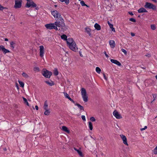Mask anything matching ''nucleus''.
<instances>
[{"label":"nucleus","mask_w":157,"mask_h":157,"mask_svg":"<svg viewBox=\"0 0 157 157\" xmlns=\"http://www.w3.org/2000/svg\"><path fill=\"white\" fill-rule=\"evenodd\" d=\"M128 13H129V14L130 15H131L132 16V15H133V13L132 12H128Z\"/></svg>","instance_id":"nucleus-53"},{"label":"nucleus","mask_w":157,"mask_h":157,"mask_svg":"<svg viewBox=\"0 0 157 157\" xmlns=\"http://www.w3.org/2000/svg\"><path fill=\"white\" fill-rule=\"evenodd\" d=\"M141 68H143L144 69H146V67H141Z\"/></svg>","instance_id":"nucleus-62"},{"label":"nucleus","mask_w":157,"mask_h":157,"mask_svg":"<svg viewBox=\"0 0 157 157\" xmlns=\"http://www.w3.org/2000/svg\"><path fill=\"white\" fill-rule=\"evenodd\" d=\"M16 86H17V89H19V86H18V84H17V83H16Z\"/></svg>","instance_id":"nucleus-56"},{"label":"nucleus","mask_w":157,"mask_h":157,"mask_svg":"<svg viewBox=\"0 0 157 157\" xmlns=\"http://www.w3.org/2000/svg\"><path fill=\"white\" fill-rule=\"evenodd\" d=\"M81 93L82 95L86 94V90L85 89L83 88L81 89Z\"/></svg>","instance_id":"nucleus-20"},{"label":"nucleus","mask_w":157,"mask_h":157,"mask_svg":"<svg viewBox=\"0 0 157 157\" xmlns=\"http://www.w3.org/2000/svg\"><path fill=\"white\" fill-rule=\"evenodd\" d=\"M120 136L123 140L124 144L127 146H128V144L127 143V140L126 136L123 135H120Z\"/></svg>","instance_id":"nucleus-11"},{"label":"nucleus","mask_w":157,"mask_h":157,"mask_svg":"<svg viewBox=\"0 0 157 157\" xmlns=\"http://www.w3.org/2000/svg\"><path fill=\"white\" fill-rule=\"evenodd\" d=\"M121 50L122 52H124L125 55L127 54V52L124 49L122 48L121 49Z\"/></svg>","instance_id":"nucleus-43"},{"label":"nucleus","mask_w":157,"mask_h":157,"mask_svg":"<svg viewBox=\"0 0 157 157\" xmlns=\"http://www.w3.org/2000/svg\"><path fill=\"white\" fill-rule=\"evenodd\" d=\"M45 82L47 84H48V85H49V86H52L54 85V82H51L48 81H45Z\"/></svg>","instance_id":"nucleus-26"},{"label":"nucleus","mask_w":157,"mask_h":157,"mask_svg":"<svg viewBox=\"0 0 157 157\" xmlns=\"http://www.w3.org/2000/svg\"><path fill=\"white\" fill-rule=\"evenodd\" d=\"M40 56L41 57H42L44 56V48L43 45H41L40 46Z\"/></svg>","instance_id":"nucleus-10"},{"label":"nucleus","mask_w":157,"mask_h":157,"mask_svg":"<svg viewBox=\"0 0 157 157\" xmlns=\"http://www.w3.org/2000/svg\"><path fill=\"white\" fill-rule=\"evenodd\" d=\"M21 0H15V3L14 6L15 8H18L21 7L22 5Z\"/></svg>","instance_id":"nucleus-6"},{"label":"nucleus","mask_w":157,"mask_h":157,"mask_svg":"<svg viewBox=\"0 0 157 157\" xmlns=\"http://www.w3.org/2000/svg\"><path fill=\"white\" fill-rule=\"evenodd\" d=\"M113 26H112V27H110L112 31L114 32H115V30L114 28L113 27Z\"/></svg>","instance_id":"nucleus-48"},{"label":"nucleus","mask_w":157,"mask_h":157,"mask_svg":"<svg viewBox=\"0 0 157 157\" xmlns=\"http://www.w3.org/2000/svg\"><path fill=\"white\" fill-rule=\"evenodd\" d=\"M96 71L99 74L101 71V70L99 67H97L96 68Z\"/></svg>","instance_id":"nucleus-32"},{"label":"nucleus","mask_w":157,"mask_h":157,"mask_svg":"<svg viewBox=\"0 0 157 157\" xmlns=\"http://www.w3.org/2000/svg\"><path fill=\"white\" fill-rule=\"evenodd\" d=\"M0 51H2L4 54L6 53L10 52V51L5 48L4 46L2 45L0 46Z\"/></svg>","instance_id":"nucleus-8"},{"label":"nucleus","mask_w":157,"mask_h":157,"mask_svg":"<svg viewBox=\"0 0 157 157\" xmlns=\"http://www.w3.org/2000/svg\"><path fill=\"white\" fill-rule=\"evenodd\" d=\"M22 75L23 77L26 78H27L29 77L28 75L25 72H23L22 74Z\"/></svg>","instance_id":"nucleus-33"},{"label":"nucleus","mask_w":157,"mask_h":157,"mask_svg":"<svg viewBox=\"0 0 157 157\" xmlns=\"http://www.w3.org/2000/svg\"><path fill=\"white\" fill-rule=\"evenodd\" d=\"M104 54H105V55L106 56V57H108L109 56L106 53V52H105Z\"/></svg>","instance_id":"nucleus-52"},{"label":"nucleus","mask_w":157,"mask_h":157,"mask_svg":"<svg viewBox=\"0 0 157 157\" xmlns=\"http://www.w3.org/2000/svg\"><path fill=\"white\" fill-rule=\"evenodd\" d=\"M62 130L63 131L67 132L68 134L70 133V130L68 129L67 127L65 126H63L62 127Z\"/></svg>","instance_id":"nucleus-16"},{"label":"nucleus","mask_w":157,"mask_h":157,"mask_svg":"<svg viewBox=\"0 0 157 157\" xmlns=\"http://www.w3.org/2000/svg\"><path fill=\"white\" fill-rule=\"evenodd\" d=\"M15 44V43L13 41H12L10 43V46L13 48H14L13 45Z\"/></svg>","instance_id":"nucleus-37"},{"label":"nucleus","mask_w":157,"mask_h":157,"mask_svg":"<svg viewBox=\"0 0 157 157\" xmlns=\"http://www.w3.org/2000/svg\"><path fill=\"white\" fill-rule=\"evenodd\" d=\"M89 123V127L90 130H92L93 129V124L90 121Z\"/></svg>","instance_id":"nucleus-27"},{"label":"nucleus","mask_w":157,"mask_h":157,"mask_svg":"<svg viewBox=\"0 0 157 157\" xmlns=\"http://www.w3.org/2000/svg\"><path fill=\"white\" fill-rule=\"evenodd\" d=\"M82 118V120L84 121H86V118L85 116L84 115H82L81 116Z\"/></svg>","instance_id":"nucleus-46"},{"label":"nucleus","mask_w":157,"mask_h":157,"mask_svg":"<svg viewBox=\"0 0 157 157\" xmlns=\"http://www.w3.org/2000/svg\"><path fill=\"white\" fill-rule=\"evenodd\" d=\"M110 61L112 63H114L118 66H121V63L116 60L111 59Z\"/></svg>","instance_id":"nucleus-13"},{"label":"nucleus","mask_w":157,"mask_h":157,"mask_svg":"<svg viewBox=\"0 0 157 157\" xmlns=\"http://www.w3.org/2000/svg\"><path fill=\"white\" fill-rule=\"evenodd\" d=\"M39 69L38 67H35L34 68V71H39Z\"/></svg>","instance_id":"nucleus-44"},{"label":"nucleus","mask_w":157,"mask_h":157,"mask_svg":"<svg viewBox=\"0 0 157 157\" xmlns=\"http://www.w3.org/2000/svg\"><path fill=\"white\" fill-rule=\"evenodd\" d=\"M82 97L83 99V101L85 102H87L88 101V97L87 94H84L82 95Z\"/></svg>","instance_id":"nucleus-19"},{"label":"nucleus","mask_w":157,"mask_h":157,"mask_svg":"<svg viewBox=\"0 0 157 157\" xmlns=\"http://www.w3.org/2000/svg\"><path fill=\"white\" fill-rule=\"evenodd\" d=\"M3 6H2L0 4V10L1 11H2L3 10Z\"/></svg>","instance_id":"nucleus-49"},{"label":"nucleus","mask_w":157,"mask_h":157,"mask_svg":"<svg viewBox=\"0 0 157 157\" xmlns=\"http://www.w3.org/2000/svg\"><path fill=\"white\" fill-rule=\"evenodd\" d=\"M84 6H86V7H90V6H88L86 4V5H85Z\"/></svg>","instance_id":"nucleus-60"},{"label":"nucleus","mask_w":157,"mask_h":157,"mask_svg":"<svg viewBox=\"0 0 157 157\" xmlns=\"http://www.w3.org/2000/svg\"><path fill=\"white\" fill-rule=\"evenodd\" d=\"M146 56L148 57H150L151 56V55L149 54H148L145 55Z\"/></svg>","instance_id":"nucleus-51"},{"label":"nucleus","mask_w":157,"mask_h":157,"mask_svg":"<svg viewBox=\"0 0 157 157\" xmlns=\"http://www.w3.org/2000/svg\"><path fill=\"white\" fill-rule=\"evenodd\" d=\"M131 34L132 36H133L135 35L134 33H131Z\"/></svg>","instance_id":"nucleus-54"},{"label":"nucleus","mask_w":157,"mask_h":157,"mask_svg":"<svg viewBox=\"0 0 157 157\" xmlns=\"http://www.w3.org/2000/svg\"><path fill=\"white\" fill-rule=\"evenodd\" d=\"M94 27L95 29L98 30H100L101 29V26L97 23L95 24Z\"/></svg>","instance_id":"nucleus-17"},{"label":"nucleus","mask_w":157,"mask_h":157,"mask_svg":"<svg viewBox=\"0 0 157 157\" xmlns=\"http://www.w3.org/2000/svg\"><path fill=\"white\" fill-rule=\"evenodd\" d=\"M138 12L139 13H142L144 12H147V11L143 7H141L138 10Z\"/></svg>","instance_id":"nucleus-15"},{"label":"nucleus","mask_w":157,"mask_h":157,"mask_svg":"<svg viewBox=\"0 0 157 157\" xmlns=\"http://www.w3.org/2000/svg\"><path fill=\"white\" fill-rule=\"evenodd\" d=\"M23 99L24 103H25L28 106H29V103L27 101V99L25 98H24V97H23Z\"/></svg>","instance_id":"nucleus-29"},{"label":"nucleus","mask_w":157,"mask_h":157,"mask_svg":"<svg viewBox=\"0 0 157 157\" xmlns=\"http://www.w3.org/2000/svg\"><path fill=\"white\" fill-rule=\"evenodd\" d=\"M151 29L153 30H154L156 29L155 26L154 25H151Z\"/></svg>","instance_id":"nucleus-34"},{"label":"nucleus","mask_w":157,"mask_h":157,"mask_svg":"<svg viewBox=\"0 0 157 157\" xmlns=\"http://www.w3.org/2000/svg\"><path fill=\"white\" fill-rule=\"evenodd\" d=\"M68 46L70 48L74 51L76 52L78 50V48L75 42H74V43Z\"/></svg>","instance_id":"nucleus-7"},{"label":"nucleus","mask_w":157,"mask_h":157,"mask_svg":"<svg viewBox=\"0 0 157 157\" xmlns=\"http://www.w3.org/2000/svg\"><path fill=\"white\" fill-rule=\"evenodd\" d=\"M75 105H77L79 109H80L81 110H84V109L83 107L81 105H80L78 103H75Z\"/></svg>","instance_id":"nucleus-18"},{"label":"nucleus","mask_w":157,"mask_h":157,"mask_svg":"<svg viewBox=\"0 0 157 157\" xmlns=\"http://www.w3.org/2000/svg\"><path fill=\"white\" fill-rule=\"evenodd\" d=\"M153 153L154 154L156 155L157 154V147H155L154 149Z\"/></svg>","instance_id":"nucleus-35"},{"label":"nucleus","mask_w":157,"mask_h":157,"mask_svg":"<svg viewBox=\"0 0 157 157\" xmlns=\"http://www.w3.org/2000/svg\"><path fill=\"white\" fill-rule=\"evenodd\" d=\"M18 82L20 85V86L22 87H24V83L23 82H22L21 81H18Z\"/></svg>","instance_id":"nucleus-31"},{"label":"nucleus","mask_w":157,"mask_h":157,"mask_svg":"<svg viewBox=\"0 0 157 157\" xmlns=\"http://www.w3.org/2000/svg\"><path fill=\"white\" fill-rule=\"evenodd\" d=\"M10 19H11L12 21H14L15 20L14 16L13 15H11L10 17Z\"/></svg>","instance_id":"nucleus-38"},{"label":"nucleus","mask_w":157,"mask_h":157,"mask_svg":"<svg viewBox=\"0 0 157 157\" xmlns=\"http://www.w3.org/2000/svg\"><path fill=\"white\" fill-rule=\"evenodd\" d=\"M113 114L117 119H120L122 118V117L121 114H120L116 110H115L113 111Z\"/></svg>","instance_id":"nucleus-9"},{"label":"nucleus","mask_w":157,"mask_h":157,"mask_svg":"<svg viewBox=\"0 0 157 157\" xmlns=\"http://www.w3.org/2000/svg\"><path fill=\"white\" fill-rule=\"evenodd\" d=\"M45 111L44 112V114L45 115H49L50 112L49 111V110L47 109H45Z\"/></svg>","instance_id":"nucleus-25"},{"label":"nucleus","mask_w":157,"mask_h":157,"mask_svg":"<svg viewBox=\"0 0 157 157\" xmlns=\"http://www.w3.org/2000/svg\"><path fill=\"white\" fill-rule=\"evenodd\" d=\"M147 126H145L144 128H141L140 129V130L141 131H143L144 130H145V129H147Z\"/></svg>","instance_id":"nucleus-47"},{"label":"nucleus","mask_w":157,"mask_h":157,"mask_svg":"<svg viewBox=\"0 0 157 157\" xmlns=\"http://www.w3.org/2000/svg\"><path fill=\"white\" fill-rule=\"evenodd\" d=\"M35 108L36 110H38V107L37 105L35 106Z\"/></svg>","instance_id":"nucleus-55"},{"label":"nucleus","mask_w":157,"mask_h":157,"mask_svg":"<svg viewBox=\"0 0 157 157\" xmlns=\"http://www.w3.org/2000/svg\"><path fill=\"white\" fill-rule=\"evenodd\" d=\"M54 74L56 76H57L58 75L59 72H58V71L57 69L56 68L55 69V70L54 71Z\"/></svg>","instance_id":"nucleus-30"},{"label":"nucleus","mask_w":157,"mask_h":157,"mask_svg":"<svg viewBox=\"0 0 157 157\" xmlns=\"http://www.w3.org/2000/svg\"><path fill=\"white\" fill-rule=\"evenodd\" d=\"M80 4L82 6H84L86 5L84 2L83 1H80Z\"/></svg>","instance_id":"nucleus-40"},{"label":"nucleus","mask_w":157,"mask_h":157,"mask_svg":"<svg viewBox=\"0 0 157 157\" xmlns=\"http://www.w3.org/2000/svg\"><path fill=\"white\" fill-rule=\"evenodd\" d=\"M107 23L108 24V25H109V26L110 27H112V26H113V24H111L110 22H109V21H107Z\"/></svg>","instance_id":"nucleus-45"},{"label":"nucleus","mask_w":157,"mask_h":157,"mask_svg":"<svg viewBox=\"0 0 157 157\" xmlns=\"http://www.w3.org/2000/svg\"><path fill=\"white\" fill-rule=\"evenodd\" d=\"M4 40L5 41H8V39L7 38H5L4 39Z\"/></svg>","instance_id":"nucleus-58"},{"label":"nucleus","mask_w":157,"mask_h":157,"mask_svg":"<svg viewBox=\"0 0 157 157\" xmlns=\"http://www.w3.org/2000/svg\"><path fill=\"white\" fill-rule=\"evenodd\" d=\"M25 6L28 8L30 7H35L36 6V4L33 1L31 0V1H30V2H27Z\"/></svg>","instance_id":"nucleus-5"},{"label":"nucleus","mask_w":157,"mask_h":157,"mask_svg":"<svg viewBox=\"0 0 157 157\" xmlns=\"http://www.w3.org/2000/svg\"><path fill=\"white\" fill-rule=\"evenodd\" d=\"M152 96H153V100L151 102V103H152V102L154 101L156 99V98H157V94H152Z\"/></svg>","instance_id":"nucleus-28"},{"label":"nucleus","mask_w":157,"mask_h":157,"mask_svg":"<svg viewBox=\"0 0 157 157\" xmlns=\"http://www.w3.org/2000/svg\"><path fill=\"white\" fill-rule=\"evenodd\" d=\"M48 105L47 103V101H46L44 103V109H48Z\"/></svg>","instance_id":"nucleus-21"},{"label":"nucleus","mask_w":157,"mask_h":157,"mask_svg":"<svg viewBox=\"0 0 157 157\" xmlns=\"http://www.w3.org/2000/svg\"><path fill=\"white\" fill-rule=\"evenodd\" d=\"M35 9L36 10H38L39 9V8L37 7H36H36Z\"/></svg>","instance_id":"nucleus-64"},{"label":"nucleus","mask_w":157,"mask_h":157,"mask_svg":"<svg viewBox=\"0 0 157 157\" xmlns=\"http://www.w3.org/2000/svg\"><path fill=\"white\" fill-rule=\"evenodd\" d=\"M52 14L55 18H56V21L55 22V25L57 27H62L61 29L63 31H66L67 28L65 26L64 19L62 17L61 14L56 10L51 11Z\"/></svg>","instance_id":"nucleus-1"},{"label":"nucleus","mask_w":157,"mask_h":157,"mask_svg":"<svg viewBox=\"0 0 157 157\" xmlns=\"http://www.w3.org/2000/svg\"><path fill=\"white\" fill-rule=\"evenodd\" d=\"M59 1L62 2H64L66 5H68L70 2L69 0H59Z\"/></svg>","instance_id":"nucleus-24"},{"label":"nucleus","mask_w":157,"mask_h":157,"mask_svg":"<svg viewBox=\"0 0 157 157\" xmlns=\"http://www.w3.org/2000/svg\"><path fill=\"white\" fill-rule=\"evenodd\" d=\"M85 29L86 31L87 32V33H88L90 36L91 33L90 29L89 28L86 27L85 28Z\"/></svg>","instance_id":"nucleus-22"},{"label":"nucleus","mask_w":157,"mask_h":157,"mask_svg":"<svg viewBox=\"0 0 157 157\" xmlns=\"http://www.w3.org/2000/svg\"><path fill=\"white\" fill-rule=\"evenodd\" d=\"M68 99L69 100H70V101H71V100L72 99L70 97H69V98H68Z\"/></svg>","instance_id":"nucleus-59"},{"label":"nucleus","mask_w":157,"mask_h":157,"mask_svg":"<svg viewBox=\"0 0 157 157\" xmlns=\"http://www.w3.org/2000/svg\"><path fill=\"white\" fill-rule=\"evenodd\" d=\"M145 8L149 9H152L153 10H155L156 9V6L153 4L148 2L145 3V4L144 6Z\"/></svg>","instance_id":"nucleus-3"},{"label":"nucleus","mask_w":157,"mask_h":157,"mask_svg":"<svg viewBox=\"0 0 157 157\" xmlns=\"http://www.w3.org/2000/svg\"><path fill=\"white\" fill-rule=\"evenodd\" d=\"M4 9H8V8L6 7H3V10H4Z\"/></svg>","instance_id":"nucleus-61"},{"label":"nucleus","mask_w":157,"mask_h":157,"mask_svg":"<svg viewBox=\"0 0 157 157\" xmlns=\"http://www.w3.org/2000/svg\"><path fill=\"white\" fill-rule=\"evenodd\" d=\"M71 101L72 102H73L74 104H75V101L72 99L71 100Z\"/></svg>","instance_id":"nucleus-57"},{"label":"nucleus","mask_w":157,"mask_h":157,"mask_svg":"<svg viewBox=\"0 0 157 157\" xmlns=\"http://www.w3.org/2000/svg\"><path fill=\"white\" fill-rule=\"evenodd\" d=\"M66 41L67 44L68 46L74 43V42H75L73 40L72 38H68V39H67V40H66Z\"/></svg>","instance_id":"nucleus-12"},{"label":"nucleus","mask_w":157,"mask_h":157,"mask_svg":"<svg viewBox=\"0 0 157 157\" xmlns=\"http://www.w3.org/2000/svg\"><path fill=\"white\" fill-rule=\"evenodd\" d=\"M103 76H104V77L105 79L106 80H107V77L106 76L105 74L104 73H103Z\"/></svg>","instance_id":"nucleus-50"},{"label":"nucleus","mask_w":157,"mask_h":157,"mask_svg":"<svg viewBox=\"0 0 157 157\" xmlns=\"http://www.w3.org/2000/svg\"><path fill=\"white\" fill-rule=\"evenodd\" d=\"M129 20L131 21H132V22H135L136 21V19H134L133 18H130L129 19Z\"/></svg>","instance_id":"nucleus-39"},{"label":"nucleus","mask_w":157,"mask_h":157,"mask_svg":"<svg viewBox=\"0 0 157 157\" xmlns=\"http://www.w3.org/2000/svg\"><path fill=\"white\" fill-rule=\"evenodd\" d=\"M55 24L54 23H50L46 24L45 25V27L47 29H54L56 30H60V29H58L56 25L55 26Z\"/></svg>","instance_id":"nucleus-2"},{"label":"nucleus","mask_w":157,"mask_h":157,"mask_svg":"<svg viewBox=\"0 0 157 157\" xmlns=\"http://www.w3.org/2000/svg\"><path fill=\"white\" fill-rule=\"evenodd\" d=\"M42 75L45 78H49L52 74L51 72L47 70L44 71L42 72Z\"/></svg>","instance_id":"nucleus-4"},{"label":"nucleus","mask_w":157,"mask_h":157,"mask_svg":"<svg viewBox=\"0 0 157 157\" xmlns=\"http://www.w3.org/2000/svg\"><path fill=\"white\" fill-rule=\"evenodd\" d=\"M109 44L110 47L113 48L115 47V41L113 40H110L109 41Z\"/></svg>","instance_id":"nucleus-14"},{"label":"nucleus","mask_w":157,"mask_h":157,"mask_svg":"<svg viewBox=\"0 0 157 157\" xmlns=\"http://www.w3.org/2000/svg\"><path fill=\"white\" fill-rule=\"evenodd\" d=\"M61 38L63 40H66L67 39V36L65 34H63L61 36Z\"/></svg>","instance_id":"nucleus-23"},{"label":"nucleus","mask_w":157,"mask_h":157,"mask_svg":"<svg viewBox=\"0 0 157 157\" xmlns=\"http://www.w3.org/2000/svg\"><path fill=\"white\" fill-rule=\"evenodd\" d=\"M90 120L92 121H96L95 119L94 118V117H91L90 118Z\"/></svg>","instance_id":"nucleus-42"},{"label":"nucleus","mask_w":157,"mask_h":157,"mask_svg":"<svg viewBox=\"0 0 157 157\" xmlns=\"http://www.w3.org/2000/svg\"><path fill=\"white\" fill-rule=\"evenodd\" d=\"M74 149L75 150L77 151L78 150H78L76 148H74Z\"/></svg>","instance_id":"nucleus-63"},{"label":"nucleus","mask_w":157,"mask_h":157,"mask_svg":"<svg viewBox=\"0 0 157 157\" xmlns=\"http://www.w3.org/2000/svg\"><path fill=\"white\" fill-rule=\"evenodd\" d=\"M77 152L79 155L81 156H82V153L81 151L79 150H78Z\"/></svg>","instance_id":"nucleus-36"},{"label":"nucleus","mask_w":157,"mask_h":157,"mask_svg":"<svg viewBox=\"0 0 157 157\" xmlns=\"http://www.w3.org/2000/svg\"><path fill=\"white\" fill-rule=\"evenodd\" d=\"M64 95L65 97L67 98H68L70 97L69 95L67 93H64Z\"/></svg>","instance_id":"nucleus-41"}]
</instances>
